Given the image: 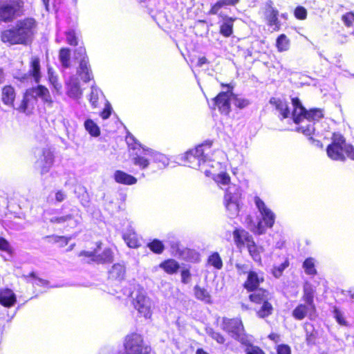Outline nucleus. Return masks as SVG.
Listing matches in <instances>:
<instances>
[{"instance_id":"22","label":"nucleus","mask_w":354,"mask_h":354,"mask_svg":"<svg viewBox=\"0 0 354 354\" xmlns=\"http://www.w3.org/2000/svg\"><path fill=\"white\" fill-rule=\"evenodd\" d=\"M15 97V91L12 86L7 85L2 88L1 100L5 105L10 107H13Z\"/></svg>"},{"instance_id":"37","label":"nucleus","mask_w":354,"mask_h":354,"mask_svg":"<svg viewBox=\"0 0 354 354\" xmlns=\"http://www.w3.org/2000/svg\"><path fill=\"white\" fill-rule=\"evenodd\" d=\"M71 51L68 48H61L59 53V59L62 65L64 68H69L71 66L70 62Z\"/></svg>"},{"instance_id":"11","label":"nucleus","mask_w":354,"mask_h":354,"mask_svg":"<svg viewBox=\"0 0 354 354\" xmlns=\"http://www.w3.org/2000/svg\"><path fill=\"white\" fill-rule=\"evenodd\" d=\"M232 92L231 91L221 92L214 98V106L218 107L221 113L225 115L229 114L231 111L230 103L232 102Z\"/></svg>"},{"instance_id":"17","label":"nucleus","mask_w":354,"mask_h":354,"mask_svg":"<svg viewBox=\"0 0 354 354\" xmlns=\"http://www.w3.org/2000/svg\"><path fill=\"white\" fill-rule=\"evenodd\" d=\"M316 310L315 305L306 303L298 305L292 311V316L298 320H302L306 317H311Z\"/></svg>"},{"instance_id":"4","label":"nucleus","mask_w":354,"mask_h":354,"mask_svg":"<svg viewBox=\"0 0 354 354\" xmlns=\"http://www.w3.org/2000/svg\"><path fill=\"white\" fill-rule=\"evenodd\" d=\"M221 327L223 330L227 332L241 344L248 343V337H250L245 334L243 325L241 319L224 317Z\"/></svg>"},{"instance_id":"51","label":"nucleus","mask_w":354,"mask_h":354,"mask_svg":"<svg viewBox=\"0 0 354 354\" xmlns=\"http://www.w3.org/2000/svg\"><path fill=\"white\" fill-rule=\"evenodd\" d=\"M232 102L236 106L240 109L245 108L250 104V102L248 100L239 98L234 95L233 93L232 96Z\"/></svg>"},{"instance_id":"6","label":"nucleus","mask_w":354,"mask_h":354,"mask_svg":"<svg viewBox=\"0 0 354 354\" xmlns=\"http://www.w3.org/2000/svg\"><path fill=\"white\" fill-rule=\"evenodd\" d=\"M22 8L21 0H0V21H12L21 15Z\"/></svg>"},{"instance_id":"24","label":"nucleus","mask_w":354,"mask_h":354,"mask_svg":"<svg viewBox=\"0 0 354 354\" xmlns=\"http://www.w3.org/2000/svg\"><path fill=\"white\" fill-rule=\"evenodd\" d=\"M77 72L84 82H87L93 78L92 72L88 65V61L85 59H82L80 62Z\"/></svg>"},{"instance_id":"61","label":"nucleus","mask_w":354,"mask_h":354,"mask_svg":"<svg viewBox=\"0 0 354 354\" xmlns=\"http://www.w3.org/2000/svg\"><path fill=\"white\" fill-rule=\"evenodd\" d=\"M223 8V6L219 1H218L215 4H214L210 10L209 11V15H216L218 14L219 10Z\"/></svg>"},{"instance_id":"44","label":"nucleus","mask_w":354,"mask_h":354,"mask_svg":"<svg viewBox=\"0 0 354 354\" xmlns=\"http://www.w3.org/2000/svg\"><path fill=\"white\" fill-rule=\"evenodd\" d=\"M148 247L151 251L157 254H161L165 249L163 243L157 239H154L151 243H149Z\"/></svg>"},{"instance_id":"56","label":"nucleus","mask_w":354,"mask_h":354,"mask_svg":"<svg viewBox=\"0 0 354 354\" xmlns=\"http://www.w3.org/2000/svg\"><path fill=\"white\" fill-rule=\"evenodd\" d=\"M66 41L70 45H77V39L74 30H68L66 32Z\"/></svg>"},{"instance_id":"33","label":"nucleus","mask_w":354,"mask_h":354,"mask_svg":"<svg viewBox=\"0 0 354 354\" xmlns=\"http://www.w3.org/2000/svg\"><path fill=\"white\" fill-rule=\"evenodd\" d=\"M290 41L285 34L280 35L276 41V46L279 52L287 51L290 48Z\"/></svg>"},{"instance_id":"7","label":"nucleus","mask_w":354,"mask_h":354,"mask_svg":"<svg viewBox=\"0 0 354 354\" xmlns=\"http://www.w3.org/2000/svg\"><path fill=\"white\" fill-rule=\"evenodd\" d=\"M239 187L234 184L230 185L226 189L225 195V203L230 216H236L239 212V199L241 198Z\"/></svg>"},{"instance_id":"38","label":"nucleus","mask_w":354,"mask_h":354,"mask_svg":"<svg viewBox=\"0 0 354 354\" xmlns=\"http://www.w3.org/2000/svg\"><path fill=\"white\" fill-rule=\"evenodd\" d=\"M303 300L310 305L314 304V290L310 285H306L304 288Z\"/></svg>"},{"instance_id":"53","label":"nucleus","mask_w":354,"mask_h":354,"mask_svg":"<svg viewBox=\"0 0 354 354\" xmlns=\"http://www.w3.org/2000/svg\"><path fill=\"white\" fill-rule=\"evenodd\" d=\"M48 74H49V81H50V82L53 86L55 90L57 93H60V91L62 90V84L58 82L57 77L56 76H53L50 73V68H48Z\"/></svg>"},{"instance_id":"55","label":"nucleus","mask_w":354,"mask_h":354,"mask_svg":"<svg viewBox=\"0 0 354 354\" xmlns=\"http://www.w3.org/2000/svg\"><path fill=\"white\" fill-rule=\"evenodd\" d=\"M235 267L237 270V273L239 275L245 274H248L249 272L252 271L250 266L247 264L236 263Z\"/></svg>"},{"instance_id":"54","label":"nucleus","mask_w":354,"mask_h":354,"mask_svg":"<svg viewBox=\"0 0 354 354\" xmlns=\"http://www.w3.org/2000/svg\"><path fill=\"white\" fill-rule=\"evenodd\" d=\"M74 57L76 59H80V62L82 59H85L88 61V57L86 54V49L84 47H79L75 49L74 53Z\"/></svg>"},{"instance_id":"15","label":"nucleus","mask_w":354,"mask_h":354,"mask_svg":"<svg viewBox=\"0 0 354 354\" xmlns=\"http://www.w3.org/2000/svg\"><path fill=\"white\" fill-rule=\"evenodd\" d=\"M264 281L263 274L261 272L252 270L249 272L246 281L243 283L244 288L249 292L254 291Z\"/></svg>"},{"instance_id":"47","label":"nucleus","mask_w":354,"mask_h":354,"mask_svg":"<svg viewBox=\"0 0 354 354\" xmlns=\"http://www.w3.org/2000/svg\"><path fill=\"white\" fill-rule=\"evenodd\" d=\"M132 162L142 169L147 168L149 165V162L147 158L138 155L132 158Z\"/></svg>"},{"instance_id":"16","label":"nucleus","mask_w":354,"mask_h":354,"mask_svg":"<svg viewBox=\"0 0 354 354\" xmlns=\"http://www.w3.org/2000/svg\"><path fill=\"white\" fill-rule=\"evenodd\" d=\"M66 94L73 99H79L82 95V91L80 88V82L77 77L71 76L66 82Z\"/></svg>"},{"instance_id":"50","label":"nucleus","mask_w":354,"mask_h":354,"mask_svg":"<svg viewBox=\"0 0 354 354\" xmlns=\"http://www.w3.org/2000/svg\"><path fill=\"white\" fill-rule=\"evenodd\" d=\"M305 330L306 332V341L308 344H312L314 342L316 335L314 333V329L312 325L310 324H306L305 325Z\"/></svg>"},{"instance_id":"34","label":"nucleus","mask_w":354,"mask_h":354,"mask_svg":"<svg viewBox=\"0 0 354 354\" xmlns=\"http://www.w3.org/2000/svg\"><path fill=\"white\" fill-rule=\"evenodd\" d=\"M125 273L124 267L120 264H115L109 271V277L111 279L121 280Z\"/></svg>"},{"instance_id":"62","label":"nucleus","mask_w":354,"mask_h":354,"mask_svg":"<svg viewBox=\"0 0 354 354\" xmlns=\"http://www.w3.org/2000/svg\"><path fill=\"white\" fill-rule=\"evenodd\" d=\"M96 253L97 250H95L93 251H82L79 253V257H92L93 261L96 257Z\"/></svg>"},{"instance_id":"20","label":"nucleus","mask_w":354,"mask_h":354,"mask_svg":"<svg viewBox=\"0 0 354 354\" xmlns=\"http://www.w3.org/2000/svg\"><path fill=\"white\" fill-rule=\"evenodd\" d=\"M33 97L37 100V97H39L42 100V101L47 104L48 105L51 106L53 104V100L50 96V92L48 89L42 85H38L36 87L30 88Z\"/></svg>"},{"instance_id":"8","label":"nucleus","mask_w":354,"mask_h":354,"mask_svg":"<svg viewBox=\"0 0 354 354\" xmlns=\"http://www.w3.org/2000/svg\"><path fill=\"white\" fill-rule=\"evenodd\" d=\"M124 348L127 354H149L150 348L144 344L140 335L133 333L125 339Z\"/></svg>"},{"instance_id":"28","label":"nucleus","mask_w":354,"mask_h":354,"mask_svg":"<svg viewBox=\"0 0 354 354\" xmlns=\"http://www.w3.org/2000/svg\"><path fill=\"white\" fill-rule=\"evenodd\" d=\"M245 223L248 228L254 233L261 234L265 231V226L263 225L262 222L259 221L257 223H255L250 216H246Z\"/></svg>"},{"instance_id":"1","label":"nucleus","mask_w":354,"mask_h":354,"mask_svg":"<svg viewBox=\"0 0 354 354\" xmlns=\"http://www.w3.org/2000/svg\"><path fill=\"white\" fill-rule=\"evenodd\" d=\"M36 26V21L32 18L19 20L16 23L15 27L1 32V41L10 44H26L34 35Z\"/></svg>"},{"instance_id":"30","label":"nucleus","mask_w":354,"mask_h":354,"mask_svg":"<svg viewBox=\"0 0 354 354\" xmlns=\"http://www.w3.org/2000/svg\"><path fill=\"white\" fill-rule=\"evenodd\" d=\"M194 295L196 299L204 301L206 304L212 303V297L209 292L203 288L200 287L199 286H195L194 288Z\"/></svg>"},{"instance_id":"35","label":"nucleus","mask_w":354,"mask_h":354,"mask_svg":"<svg viewBox=\"0 0 354 354\" xmlns=\"http://www.w3.org/2000/svg\"><path fill=\"white\" fill-rule=\"evenodd\" d=\"M160 267L166 272L173 274L177 272L179 268V265L175 260L169 259L160 263Z\"/></svg>"},{"instance_id":"64","label":"nucleus","mask_w":354,"mask_h":354,"mask_svg":"<svg viewBox=\"0 0 354 354\" xmlns=\"http://www.w3.org/2000/svg\"><path fill=\"white\" fill-rule=\"evenodd\" d=\"M0 250L9 252L10 251V244L9 243L3 238L0 237Z\"/></svg>"},{"instance_id":"45","label":"nucleus","mask_w":354,"mask_h":354,"mask_svg":"<svg viewBox=\"0 0 354 354\" xmlns=\"http://www.w3.org/2000/svg\"><path fill=\"white\" fill-rule=\"evenodd\" d=\"M208 263L216 269H221L223 267L222 260L217 252L213 253L209 257Z\"/></svg>"},{"instance_id":"32","label":"nucleus","mask_w":354,"mask_h":354,"mask_svg":"<svg viewBox=\"0 0 354 354\" xmlns=\"http://www.w3.org/2000/svg\"><path fill=\"white\" fill-rule=\"evenodd\" d=\"M233 21L231 17H226L220 27V32L225 37H230L233 32Z\"/></svg>"},{"instance_id":"13","label":"nucleus","mask_w":354,"mask_h":354,"mask_svg":"<svg viewBox=\"0 0 354 354\" xmlns=\"http://www.w3.org/2000/svg\"><path fill=\"white\" fill-rule=\"evenodd\" d=\"M81 216L78 213H71L63 216H55L49 219L52 223H57L64 225L66 223V227L74 228L77 227L81 222Z\"/></svg>"},{"instance_id":"23","label":"nucleus","mask_w":354,"mask_h":354,"mask_svg":"<svg viewBox=\"0 0 354 354\" xmlns=\"http://www.w3.org/2000/svg\"><path fill=\"white\" fill-rule=\"evenodd\" d=\"M252 292L253 293L250 295L249 299L253 303L261 304L272 299V295L265 289L257 288Z\"/></svg>"},{"instance_id":"48","label":"nucleus","mask_w":354,"mask_h":354,"mask_svg":"<svg viewBox=\"0 0 354 354\" xmlns=\"http://www.w3.org/2000/svg\"><path fill=\"white\" fill-rule=\"evenodd\" d=\"M214 180L218 185H227L230 181V176L226 173H221L214 177Z\"/></svg>"},{"instance_id":"25","label":"nucleus","mask_w":354,"mask_h":354,"mask_svg":"<svg viewBox=\"0 0 354 354\" xmlns=\"http://www.w3.org/2000/svg\"><path fill=\"white\" fill-rule=\"evenodd\" d=\"M114 179L118 183L128 185H134L137 182L134 176L120 170H117L114 173Z\"/></svg>"},{"instance_id":"41","label":"nucleus","mask_w":354,"mask_h":354,"mask_svg":"<svg viewBox=\"0 0 354 354\" xmlns=\"http://www.w3.org/2000/svg\"><path fill=\"white\" fill-rule=\"evenodd\" d=\"M113 260L112 252L110 249H105L101 255L96 256L95 261L100 263L111 262Z\"/></svg>"},{"instance_id":"12","label":"nucleus","mask_w":354,"mask_h":354,"mask_svg":"<svg viewBox=\"0 0 354 354\" xmlns=\"http://www.w3.org/2000/svg\"><path fill=\"white\" fill-rule=\"evenodd\" d=\"M279 11L273 7L272 1H268L265 5V17L268 25L273 27V30L278 31L280 29L281 24L278 19Z\"/></svg>"},{"instance_id":"5","label":"nucleus","mask_w":354,"mask_h":354,"mask_svg":"<svg viewBox=\"0 0 354 354\" xmlns=\"http://www.w3.org/2000/svg\"><path fill=\"white\" fill-rule=\"evenodd\" d=\"M233 235L234 241L237 245L245 244L252 259L255 261H261L260 254L263 252V248H258L256 245L252 237L248 232L244 230H236L234 232Z\"/></svg>"},{"instance_id":"42","label":"nucleus","mask_w":354,"mask_h":354,"mask_svg":"<svg viewBox=\"0 0 354 354\" xmlns=\"http://www.w3.org/2000/svg\"><path fill=\"white\" fill-rule=\"evenodd\" d=\"M303 268L307 274H315L317 271L315 268L314 259L313 258H308L303 263Z\"/></svg>"},{"instance_id":"58","label":"nucleus","mask_w":354,"mask_h":354,"mask_svg":"<svg viewBox=\"0 0 354 354\" xmlns=\"http://www.w3.org/2000/svg\"><path fill=\"white\" fill-rule=\"evenodd\" d=\"M342 19L346 26H351L354 22V13L347 12L342 16Z\"/></svg>"},{"instance_id":"27","label":"nucleus","mask_w":354,"mask_h":354,"mask_svg":"<svg viewBox=\"0 0 354 354\" xmlns=\"http://www.w3.org/2000/svg\"><path fill=\"white\" fill-rule=\"evenodd\" d=\"M16 302V296L10 289L0 291V304L6 307L13 306Z\"/></svg>"},{"instance_id":"52","label":"nucleus","mask_w":354,"mask_h":354,"mask_svg":"<svg viewBox=\"0 0 354 354\" xmlns=\"http://www.w3.org/2000/svg\"><path fill=\"white\" fill-rule=\"evenodd\" d=\"M289 266V262L288 261H285L283 263L280 264L278 267H274L272 270V274L273 275L278 278L279 277L283 270Z\"/></svg>"},{"instance_id":"21","label":"nucleus","mask_w":354,"mask_h":354,"mask_svg":"<svg viewBox=\"0 0 354 354\" xmlns=\"http://www.w3.org/2000/svg\"><path fill=\"white\" fill-rule=\"evenodd\" d=\"M28 76L33 78L36 83H39L41 78L40 60L37 57L32 56L30 61Z\"/></svg>"},{"instance_id":"49","label":"nucleus","mask_w":354,"mask_h":354,"mask_svg":"<svg viewBox=\"0 0 354 354\" xmlns=\"http://www.w3.org/2000/svg\"><path fill=\"white\" fill-rule=\"evenodd\" d=\"M143 149L145 151H147L148 154H149L150 156H151L153 158L154 161L161 162H162V164L164 165H166L167 164V160L164 155L157 153V152H155L151 149H145L144 148H143Z\"/></svg>"},{"instance_id":"36","label":"nucleus","mask_w":354,"mask_h":354,"mask_svg":"<svg viewBox=\"0 0 354 354\" xmlns=\"http://www.w3.org/2000/svg\"><path fill=\"white\" fill-rule=\"evenodd\" d=\"M261 308L257 311L258 317L265 318L272 313L273 308L269 301L261 303Z\"/></svg>"},{"instance_id":"43","label":"nucleus","mask_w":354,"mask_h":354,"mask_svg":"<svg viewBox=\"0 0 354 354\" xmlns=\"http://www.w3.org/2000/svg\"><path fill=\"white\" fill-rule=\"evenodd\" d=\"M205 331L209 337L216 341L218 344H222L225 343V339L220 333L214 331L212 328H207Z\"/></svg>"},{"instance_id":"31","label":"nucleus","mask_w":354,"mask_h":354,"mask_svg":"<svg viewBox=\"0 0 354 354\" xmlns=\"http://www.w3.org/2000/svg\"><path fill=\"white\" fill-rule=\"evenodd\" d=\"M102 92L97 88L95 86L93 85L91 88V93L88 96V99L92 106L93 108H96L98 105L97 102L100 97L102 96Z\"/></svg>"},{"instance_id":"3","label":"nucleus","mask_w":354,"mask_h":354,"mask_svg":"<svg viewBox=\"0 0 354 354\" xmlns=\"http://www.w3.org/2000/svg\"><path fill=\"white\" fill-rule=\"evenodd\" d=\"M327 155L335 160H345L344 153L354 160V148L352 145L346 144L344 137L339 133H333V142L327 147Z\"/></svg>"},{"instance_id":"60","label":"nucleus","mask_w":354,"mask_h":354,"mask_svg":"<svg viewBox=\"0 0 354 354\" xmlns=\"http://www.w3.org/2000/svg\"><path fill=\"white\" fill-rule=\"evenodd\" d=\"M277 354H291L290 346L286 344L279 345L277 346Z\"/></svg>"},{"instance_id":"57","label":"nucleus","mask_w":354,"mask_h":354,"mask_svg":"<svg viewBox=\"0 0 354 354\" xmlns=\"http://www.w3.org/2000/svg\"><path fill=\"white\" fill-rule=\"evenodd\" d=\"M298 131L302 132L306 136H310L314 132L315 127L313 124H308L306 126L299 127L298 128Z\"/></svg>"},{"instance_id":"29","label":"nucleus","mask_w":354,"mask_h":354,"mask_svg":"<svg viewBox=\"0 0 354 354\" xmlns=\"http://www.w3.org/2000/svg\"><path fill=\"white\" fill-rule=\"evenodd\" d=\"M123 239L127 245L131 248H136L140 245V241L135 232L129 230L123 234Z\"/></svg>"},{"instance_id":"19","label":"nucleus","mask_w":354,"mask_h":354,"mask_svg":"<svg viewBox=\"0 0 354 354\" xmlns=\"http://www.w3.org/2000/svg\"><path fill=\"white\" fill-rule=\"evenodd\" d=\"M292 106L294 110L292 113L293 120L295 123L298 124L302 122L304 119H306V113L308 111L302 106L301 102L297 97L292 99Z\"/></svg>"},{"instance_id":"2","label":"nucleus","mask_w":354,"mask_h":354,"mask_svg":"<svg viewBox=\"0 0 354 354\" xmlns=\"http://www.w3.org/2000/svg\"><path fill=\"white\" fill-rule=\"evenodd\" d=\"M209 144L198 145L194 149L186 153V160L189 162V167L201 169L206 176H209L212 173L207 168L209 166L213 167L212 160L209 158L211 151Z\"/></svg>"},{"instance_id":"14","label":"nucleus","mask_w":354,"mask_h":354,"mask_svg":"<svg viewBox=\"0 0 354 354\" xmlns=\"http://www.w3.org/2000/svg\"><path fill=\"white\" fill-rule=\"evenodd\" d=\"M255 204L261 213L265 225L268 227H272L275 216L274 213L266 206L264 202L259 197H255Z\"/></svg>"},{"instance_id":"18","label":"nucleus","mask_w":354,"mask_h":354,"mask_svg":"<svg viewBox=\"0 0 354 354\" xmlns=\"http://www.w3.org/2000/svg\"><path fill=\"white\" fill-rule=\"evenodd\" d=\"M36 102L37 100L33 97L30 89H28L24 93L21 104L17 109L20 112L30 114L32 113Z\"/></svg>"},{"instance_id":"9","label":"nucleus","mask_w":354,"mask_h":354,"mask_svg":"<svg viewBox=\"0 0 354 354\" xmlns=\"http://www.w3.org/2000/svg\"><path fill=\"white\" fill-rule=\"evenodd\" d=\"M133 304L136 309L145 317L151 315L152 301L143 291H138L133 297Z\"/></svg>"},{"instance_id":"39","label":"nucleus","mask_w":354,"mask_h":354,"mask_svg":"<svg viewBox=\"0 0 354 354\" xmlns=\"http://www.w3.org/2000/svg\"><path fill=\"white\" fill-rule=\"evenodd\" d=\"M84 127L86 131L93 136H98L100 133L99 127L92 120H86L84 122Z\"/></svg>"},{"instance_id":"26","label":"nucleus","mask_w":354,"mask_h":354,"mask_svg":"<svg viewBox=\"0 0 354 354\" xmlns=\"http://www.w3.org/2000/svg\"><path fill=\"white\" fill-rule=\"evenodd\" d=\"M270 103L274 105L276 109L279 111L282 115V118H287L290 115V111L288 107L287 102L279 98L272 97L270 100Z\"/></svg>"},{"instance_id":"46","label":"nucleus","mask_w":354,"mask_h":354,"mask_svg":"<svg viewBox=\"0 0 354 354\" xmlns=\"http://www.w3.org/2000/svg\"><path fill=\"white\" fill-rule=\"evenodd\" d=\"M306 120L308 122L318 120L323 117L322 111L319 109H313L307 111L306 113Z\"/></svg>"},{"instance_id":"40","label":"nucleus","mask_w":354,"mask_h":354,"mask_svg":"<svg viewBox=\"0 0 354 354\" xmlns=\"http://www.w3.org/2000/svg\"><path fill=\"white\" fill-rule=\"evenodd\" d=\"M243 344L246 346L245 348V354H266L261 348L252 344L250 337H248V343Z\"/></svg>"},{"instance_id":"59","label":"nucleus","mask_w":354,"mask_h":354,"mask_svg":"<svg viewBox=\"0 0 354 354\" xmlns=\"http://www.w3.org/2000/svg\"><path fill=\"white\" fill-rule=\"evenodd\" d=\"M306 10L302 7H299L295 9V15L297 19H304L306 17Z\"/></svg>"},{"instance_id":"10","label":"nucleus","mask_w":354,"mask_h":354,"mask_svg":"<svg viewBox=\"0 0 354 354\" xmlns=\"http://www.w3.org/2000/svg\"><path fill=\"white\" fill-rule=\"evenodd\" d=\"M54 162V156L48 149H44L35 162V167L40 170L41 174L48 172Z\"/></svg>"},{"instance_id":"63","label":"nucleus","mask_w":354,"mask_h":354,"mask_svg":"<svg viewBox=\"0 0 354 354\" xmlns=\"http://www.w3.org/2000/svg\"><path fill=\"white\" fill-rule=\"evenodd\" d=\"M334 313H335V317L337 322L341 325H345L346 322L344 320V318L342 313L340 311H339L338 310H335Z\"/></svg>"}]
</instances>
